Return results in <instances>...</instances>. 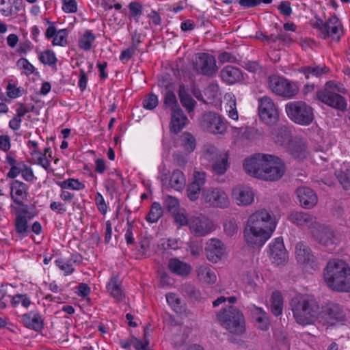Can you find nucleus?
Wrapping results in <instances>:
<instances>
[{
    "label": "nucleus",
    "instance_id": "nucleus-1",
    "mask_svg": "<svg viewBox=\"0 0 350 350\" xmlns=\"http://www.w3.org/2000/svg\"><path fill=\"white\" fill-rule=\"evenodd\" d=\"M278 222L275 217L265 208L250 214L243 229L245 243L253 248H260L272 237Z\"/></svg>",
    "mask_w": 350,
    "mask_h": 350
},
{
    "label": "nucleus",
    "instance_id": "nucleus-2",
    "mask_svg": "<svg viewBox=\"0 0 350 350\" xmlns=\"http://www.w3.org/2000/svg\"><path fill=\"white\" fill-rule=\"evenodd\" d=\"M243 169L250 176L266 181H277L286 172L284 161L273 154L258 153L243 161Z\"/></svg>",
    "mask_w": 350,
    "mask_h": 350
},
{
    "label": "nucleus",
    "instance_id": "nucleus-3",
    "mask_svg": "<svg viewBox=\"0 0 350 350\" xmlns=\"http://www.w3.org/2000/svg\"><path fill=\"white\" fill-rule=\"evenodd\" d=\"M323 280L333 291L350 293V265L340 259L329 260L323 269Z\"/></svg>",
    "mask_w": 350,
    "mask_h": 350
},
{
    "label": "nucleus",
    "instance_id": "nucleus-4",
    "mask_svg": "<svg viewBox=\"0 0 350 350\" xmlns=\"http://www.w3.org/2000/svg\"><path fill=\"white\" fill-rule=\"evenodd\" d=\"M293 316L298 324L306 326L318 321L320 315V305L310 295L299 294L291 301Z\"/></svg>",
    "mask_w": 350,
    "mask_h": 350
},
{
    "label": "nucleus",
    "instance_id": "nucleus-5",
    "mask_svg": "<svg viewBox=\"0 0 350 350\" xmlns=\"http://www.w3.org/2000/svg\"><path fill=\"white\" fill-rule=\"evenodd\" d=\"M220 325L230 333L241 335L245 332V321L243 313L237 308L228 306L217 314Z\"/></svg>",
    "mask_w": 350,
    "mask_h": 350
},
{
    "label": "nucleus",
    "instance_id": "nucleus-6",
    "mask_svg": "<svg viewBox=\"0 0 350 350\" xmlns=\"http://www.w3.org/2000/svg\"><path fill=\"white\" fill-rule=\"evenodd\" d=\"M268 89L275 96L291 99L297 95L299 88L297 82L280 75H271L267 80Z\"/></svg>",
    "mask_w": 350,
    "mask_h": 350
},
{
    "label": "nucleus",
    "instance_id": "nucleus-7",
    "mask_svg": "<svg viewBox=\"0 0 350 350\" xmlns=\"http://www.w3.org/2000/svg\"><path fill=\"white\" fill-rule=\"evenodd\" d=\"M310 23L317 30L319 36L324 40L339 41L343 33L341 22L335 16H331L325 21L319 18H315Z\"/></svg>",
    "mask_w": 350,
    "mask_h": 350
},
{
    "label": "nucleus",
    "instance_id": "nucleus-8",
    "mask_svg": "<svg viewBox=\"0 0 350 350\" xmlns=\"http://www.w3.org/2000/svg\"><path fill=\"white\" fill-rule=\"evenodd\" d=\"M285 111L293 122L300 125H310L314 118L312 107L304 101H292L286 103Z\"/></svg>",
    "mask_w": 350,
    "mask_h": 350
},
{
    "label": "nucleus",
    "instance_id": "nucleus-9",
    "mask_svg": "<svg viewBox=\"0 0 350 350\" xmlns=\"http://www.w3.org/2000/svg\"><path fill=\"white\" fill-rule=\"evenodd\" d=\"M312 238L317 243L325 247L329 251L335 250L340 243V239L333 228L325 224L317 222L310 232Z\"/></svg>",
    "mask_w": 350,
    "mask_h": 350
},
{
    "label": "nucleus",
    "instance_id": "nucleus-10",
    "mask_svg": "<svg viewBox=\"0 0 350 350\" xmlns=\"http://www.w3.org/2000/svg\"><path fill=\"white\" fill-rule=\"evenodd\" d=\"M201 200L209 207L224 209L230 201L226 192L219 187H208L202 190Z\"/></svg>",
    "mask_w": 350,
    "mask_h": 350
},
{
    "label": "nucleus",
    "instance_id": "nucleus-11",
    "mask_svg": "<svg viewBox=\"0 0 350 350\" xmlns=\"http://www.w3.org/2000/svg\"><path fill=\"white\" fill-rule=\"evenodd\" d=\"M345 319V314L342 307L334 302L326 303L320 306V315L318 321L329 326L342 323Z\"/></svg>",
    "mask_w": 350,
    "mask_h": 350
},
{
    "label": "nucleus",
    "instance_id": "nucleus-12",
    "mask_svg": "<svg viewBox=\"0 0 350 350\" xmlns=\"http://www.w3.org/2000/svg\"><path fill=\"white\" fill-rule=\"evenodd\" d=\"M192 62L193 70L199 74L213 77L217 72L218 67L215 57L209 53H196Z\"/></svg>",
    "mask_w": 350,
    "mask_h": 350
},
{
    "label": "nucleus",
    "instance_id": "nucleus-13",
    "mask_svg": "<svg viewBox=\"0 0 350 350\" xmlns=\"http://www.w3.org/2000/svg\"><path fill=\"white\" fill-rule=\"evenodd\" d=\"M258 111L260 119L267 124H273L279 118L278 109L273 100L264 96L258 99Z\"/></svg>",
    "mask_w": 350,
    "mask_h": 350
},
{
    "label": "nucleus",
    "instance_id": "nucleus-14",
    "mask_svg": "<svg viewBox=\"0 0 350 350\" xmlns=\"http://www.w3.org/2000/svg\"><path fill=\"white\" fill-rule=\"evenodd\" d=\"M332 85L333 82H327L325 89L318 92L317 98L323 103L343 111L347 107V102L342 96L331 90Z\"/></svg>",
    "mask_w": 350,
    "mask_h": 350
},
{
    "label": "nucleus",
    "instance_id": "nucleus-15",
    "mask_svg": "<svg viewBox=\"0 0 350 350\" xmlns=\"http://www.w3.org/2000/svg\"><path fill=\"white\" fill-rule=\"evenodd\" d=\"M189 228L196 236H206L215 230V225L212 219L204 215L192 217L189 219Z\"/></svg>",
    "mask_w": 350,
    "mask_h": 350
},
{
    "label": "nucleus",
    "instance_id": "nucleus-16",
    "mask_svg": "<svg viewBox=\"0 0 350 350\" xmlns=\"http://www.w3.org/2000/svg\"><path fill=\"white\" fill-rule=\"evenodd\" d=\"M202 126L204 130L215 135L224 134L227 126L224 119L215 113H208L204 115Z\"/></svg>",
    "mask_w": 350,
    "mask_h": 350
},
{
    "label": "nucleus",
    "instance_id": "nucleus-17",
    "mask_svg": "<svg viewBox=\"0 0 350 350\" xmlns=\"http://www.w3.org/2000/svg\"><path fill=\"white\" fill-rule=\"evenodd\" d=\"M295 256L297 263L302 265L304 268L311 267L314 269L317 267L316 257L308 245L305 243L299 241L296 243Z\"/></svg>",
    "mask_w": 350,
    "mask_h": 350
},
{
    "label": "nucleus",
    "instance_id": "nucleus-18",
    "mask_svg": "<svg viewBox=\"0 0 350 350\" xmlns=\"http://www.w3.org/2000/svg\"><path fill=\"white\" fill-rule=\"evenodd\" d=\"M254 197L253 189L247 185H237L232 190V198L240 206L252 204L254 202Z\"/></svg>",
    "mask_w": 350,
    "mask_h": 350
},
{
    "label": "nucleus",
    "instance_id": "nucleus-19",
    "mask_svg": "<svg viewBox=\"0 0 350 350\" xmlns=\"http://www.w3.org/2000/svg\"><path fill=\"white\" fill-rule=\"evenodd\" d=\"M269 256L273 263L280 265L285 263L288 260V253L285 248L283 238H275L269 245Z\"/></svg>",
    "mask_w": 350,
    "mask_h": 350
},
{
    "label": "nucleus",
    "instance_id": "nucleus-20",
    "mask_svg": "<svg viewBox=\"0 0 350 350\" xmlns=\"http://www.w3.org/2000/svg\"><path fill=\"white\" fill-rule=\"evenodd\" d=\"M207 259L213 263H217L227 256L226 247L217 239H211L205 247Z\"/></svg>",
    "mask_w": 350,
    "mask_h": 350
},
{
    "label": "nucleus",
    "instance_id": "nucleus-21",
    "mask_svg": "<svg viewBox=\"0 0 350 350\" xmlns=\"http://www.w3.org/2000/svg\"><path fill=\"white\" fill-rule=\"evenodd\" d=\"M106 289L116 302H121L125 298L122 281L118 274H113L106 284Z\"/></svg>",
    "mask_w": 350,
    "mask_h": 350
},
{
    "label": "nucleus",
    "instance_id": "nucleus-22",
    "mask_svg": "<svg viewBox=\"0 0 350 350\" xmlns=\"http://www.w3.org/2000/svg\"><path fill=\"white\" fill-rule=\"evenodd\" d=\"M45 37L47 39L52 40L53 46H59L64 47L68 44V31L66 29L57 30L53 23H50L45 31Z\"/></svg>",
    "mask_w": 350,
    "mask_h": 350
},
{
    "label": "nucleus",
    "instance_id": "nucleus-23",
    "mask_svg": "<svg viewBox=\"0 0 350 350\" xmlns=\"http://www.w3.org/2000/svg\"><path fill=\"white\" fill-rule=\"evenodd\" d=\"M288 219L298 226H306L311 232L312 227L317 222L315 217L303 211H293L288 215Z\"/></svg>",
    "mask_w": 350,
    "mask_h": 350
},
{
    "label": "nucleus",
    "instance_id": "nucleus-24",
    "mask_svg": "<svg viewBox=\"0 0 350 350\" xmlns=\"http://www.w3.org/2000/svg\"><path fill=\"white\" fill-rule=\"evenodd\" d=\"M31 159L33 164L42 167L47 172H53V170L51 167V162L53 159L52 150L50 147L44 148L43 151L34 152L31 156Z\"/></svg>",
    "mask_w": 350,
    "mask_h": 350
},
{
    "label": "nucleus",
    "instance_id": "nucleus-25",
    "mask_svg": "<svg viewBox=\"0 0 350 350\" xmlns=\"http://www.w3.org/2000/svg\"><path fill=\"white\" fill-rule=\"evenodd\" d=\"M297 196L301 206L305 208L314 207L317 202L318 198L312 189L306 187H301L297 189Z\"/></svg>",
    "mask_w": 350,
    "mask_h": 350
},
{
    "label": "nucleus",
    "instance_id": "nucleus-26",
    "mask_svg": "<svg viewBox=\"0 0 350 350\" xmlns=\"http://www.w3.org/2000/svg\"><path fill=\"white\" fill-rule=\"evenodd\" d=\"M161 88V93L163 97V104L165 108L171 111L180 109L176 96L174 93V88L172 83L165 84L164 82L160 85Z\"/></svg>",
    "mask_w": 350,
    "mask_h": 350
},
{
    "label": "nucleus",
    "instance_id": "nucleus-27",
    "mask_svg": "<svg viewBox=\"0 0 350 350\" xmlns=\"http://www.w3.org/2000/svg\"><path fill=\"white\" fill-rule=\"evenodd\" d=\"M28 186L18 180H14L10 187V196L18 206H23V201L27 198Z\"/></svg>",
    "mask_w": 350,
    "mask_h": 350
},
{
    "label": "nucleus",
    "instance_id": "nucleus-28",
    "mask_svg": "<svg viewBox=\"0 0 350 350\" xmlns=\"http://www.w3.org/2000/svg\"><path fill=\"white\" fill-rule=\"evenodd\" d=\"M221 80L228 85H233L244 80L241 70L232 66H224L220 72Z\"/></svg>",
    "mask_w": 350,
    "mask_h": 350
},
{
    "label": "nucleus",
    "instance_id": "nucleus-29",
    "mask_svg": "<svg viewBox=\"0 0 350 350\" xmlns=\"http://www.w3.org/2000/svg\"><path fill=\"white\" fill-rule=\"evenodd\" d=\"M22 322L26 327L35 331L41 330L44 325V320L41 314L33 310L24 314L22 316Z\"/></svg>",
    "mask_w": 350,
    "mask_h": 350
},
{
    "label": "nucleus",
    "instance_id": "nucleus-30",
    "mask_svg": "<svg viewBox=\"0 0 350 350\" xmlns=\"http://www.w3.org/2000/svg\"><path fill=\"white\" fill-rule=\"evenodd\" d=\"M79 262V256L70 254L68 257H59L55 260V265L63 273L64 275H71L75 271L74 265Z\"/></svg>",
    "mask_w": 350,
    "mask_h": 350
},
{
    "label": "nucleus",
    "instance_id": "nucleus-31",
    "mask_svg": "<svg viewBox=\"0 0 350 350\" xmlns=\"http://www.w3.org/2000/svg\"><path fill=\"white\" fill-rule=\"evenodd\" d=\"M168 268L170 271L177 275L185 278L191 272V266L177 258H170L168 261Z\"/></svg>",
    "mask_w": 350,
    "mask_h": 350
},
{
    "label": "nucleus",
    "instance_id": "nucleus-32",
    "mask_svg": "<svg viewBox=\"0 0 350 350\" xmlns=\"http://www.w3.org/2000/svg\"><path fill=\"white\" fill-rule=\"evenodd\" d=\"M187 117L184 114L180 108L172 111L170 121L171 131L176 133L180 132L187 124Z\"/></svg>",
    "mask_w": 350,
    "mask_h": 350
},
{
    "label": "nucleus",
    "instance_id": "nucleus-33",
    "mask_svg": "<svg viewBox=\"0 0 350 350\" xmlns=\"http://www.w3.org/2000/svg\"><path fill=\"white\" fill-rule=\"evenodd\" d=\"M196 273L198 279L202 283L211 284H215L217 281L215 272L208 266H199L196 269Z\"/></svg>",
    "mask_w": 350,
    "mask_h": 350
},
{
    "label": "nucleus",
    "instance_id": "nucleus-34",
    "mask_svg": "<svg viewBox=\"0 0 350 350\" xmlns=\"http://www.w3.org/2000/svg\"><path fill=\"white\" fill-rule=\"evenodd\" d=\"M186 185V178L184 173L175 170L172 172L169 180V186L173 189L180 191L183 190Z\"/></svg>",
    "mask_w": 350,
    "mask_h": 350
},
{
    "label": "nucleus",
    "instance_id": "nucleus-35",
    "mask_svg": "<svg viewBox=\"0 0 350 350\" xmlns=\"http://www.w3.org/2000/svg\"><path fill=\"white\" fill-rule=\"evenodd\" d=\"M299 71L305 75L306 79H309L321 77L329 72V68L325 65L321 64L301 67Z\"/></svg>",
    "mask_w": 350,
    "mask_h": 350
},
{
    "label": "nucleus",
    "instance_id": "nucleus-36",
    "mask_svg": "<svg viewBox=\"0 0 350 350\" xmlns=\"http://www.w3.org/2000/svg\"><path fill=\"white\" fill-rule=\"evenodd\" d=\"M234 137L238 141H251L256 138L257 131L252 127L236 128L233 131Z\"/></svg>",
    "mask_w": 350,
    "mask_h": 350
},
{
    "label": "nucleus",
    "instance_id": "nucleus-37",
    "mask_svg": "<svg viewBox=\"0 0 350 350\" xmlns=\"http://www.w3.org/2000/svg\"><path fill=\"white\" fill-rule=\"evenodd\" d=\"M226 100L225 110L228 116L233 120H238L239 113L237 109V101L234 95L226 94L224 96Z\"/></svg>",
    "mask_w": 350,
    "mask_h": 350
},
{
    "label": "nucleus",
    "instance_id": "nucleus-38",
    "mask_svg": "<svg viewBox=\"0 0 350 350\" xmlns=\"http://www.w3.org/2000/svg\"><path fill=\"white\" fill-rule=\"evenodd\" d=\"M211 167L216 174L223 175L225 174L229 167L228 154L226 152L221 154L219 157L211 162Z\"/></svg>",
    "mask_w": 350,
    "mask_h": 350
},
{
    "label": "nucleus",
    "instance_id": "nucleus-39",
    "mask_svg": "<svg viewBox=\"0 0 350 350\" xmlns=\"http://www.w3.org/2000/svg\"><path fill=\"white\" fill-rule=\"evenodd\" d=\"M271 310L273 315L278 317L282 315L284 307V299L281 293L275 291L271 296Z\"/></svg>",
    "mask_w": 350,
    "mask_h": 350
},
{
    "label": "nucleus",
    "instance_id": "nucleus-40",
    "mask_svg": "<svg viewBox=\"0 0 350 350\" xmlns=\"http://www.w3.org/2000/svg\"><path fill=\"white\" fill-rule=\"evenodd\" d=\"M257 275L254 273H246L242 276V285L245 294H251L256 291L258 285L256 280Z\"/></svg>",
    "mask_w": 350,
    "mask_h": 350
},
{
    "label": "nucleus",
    "instance_id": "nucleus-41",
    "mask_svg": "<svg viewBox=\"0 0 350 350\" xmlns=\"http://www.w3.org/2000/svg\"><path fill=\"white\" fill-rule=\"evenodd\" d=\"M177 145L187 152H193L196 148V139L189 133H183L177 141Z\"/></svg>",
    "mask_w": 350,
    "mask_h": 350
},
{
    "label": "nucleus",
    "instance_id": "nucleus-42",
    "mask_svg": "<svg viewBox=\"0 0 350 350\" xmlns=\"http://www.w3.org/2000/svg\"><path fill=\"white\" fill-rule=\"evenodd\" d=\"M179 98L182 105L186 109L188 113L192 112L196 107V102L189 94L183 86H180L179 88Z\"/></svg>",
    "mask_w": 350,
    "mask_h": 350
},
{
    "label": "nucleus",
    "instance_id": "nucleus-43",
    "mask_svg": "<svg viewBox=\"0 0 350 350\" xmlns=\"http://www.w3.org/2000/svg\"><path fill=\"white\" fill-rule=\"evenodd\" d=\"M14 226L15 230L20 238H24L28 235V221L25 215H16L14 220Z\"/></svg>",
    "mask_w": 350,
    "mask_h": 350
},
{
    "label": "nucleus",
    "instance_id": "nucleus-44",
    "mask_svg": "<svg viewBox=\"0 0 350 350\" xmlns=\"http://www.w3.org/2000/svg\"><path fill=\"white\" fill-rule=\"evenodd\" d=\"M336 176L345 189L350 188V163H344L341 170L336 172Z\"/></svg>",
    "mask_w": 350,
    "mask_h": 350
},
{
    "label": "nucleus",
    "instance_id": "nucleus-45",
    "mask_svg": "<svg viewBox=\"0 0 350 350\" xmlns=\"http://www.w3.org/2000/svg\"><path fill=\"white\" fill-rule=\"evenodd\" d=\"M57 185L62 189H70L73 191H81L85 189V185L83 182L77 178H68L64 181L57 182Z\"/></svg>",
    "mask_w": 350,
    "mask_h": 350
},
{
    "label": "nucleus",
    "instance_id": "nucleus-46",
    "mask_svg": "<svg viewBox=\"0 0 350 350\" xmlns=\"http://www.w3.org/2000/svg\"><path fill=\"white\" fill-rule=\"evenodd\" d=\"M96 40V36L92 30H85L79 38V47L84 51H90Z\"/></svg>",
    "mask_w": 350,
    "mask_h": 350
},
{
    "label": "nucleus",
    "instance_id": "nucleus-47",
    "mask_svg": "<svg viewBox=\"0 0 350 350\" xmlns=\"http://www.w3.org/2000/svg\"><path fill=\"white\" fill-rule=\"evenodd\" d=\"M163 215V208L159 202H154L151 205L150 211L146 216V220L150 224H154L159 221Z\"/></svg>",
    "mask_w": 350,
    "mask_h": 350
},
{
    "label": "nucleus",
    "instance_id": "nucleus-48",
    "mask_svg": "<svg viewBox=\"0 0 350 350\" xmlns=\"http://www.w3.org/2000/svg\"><path fill=\"white\" fill-rule=\"evenodd\" d=\"M10 304L14 308L21 305L23 308L27 309L29 308L32 302L30 296L27 294L17 293L12 297Z\"/></svg>",
    "mask_w": 350,
    "mask_h": 350
},
{
    "label": "nucleus",
    "instance_id": "nucleus-49",
    "mask_svg": "<svg viewBox=\"0 0 350 350\" xmlns=\"http://www.w3.org/2000/svg\"><path fill=\"white\" fill-rule=\"evenodd\" d=\"M225 152L219 151L215 146L212 144L204 145L202 150V157L204 160L212 162Z\"/></svg>",
    "mask_w": 350,
    "mask_h": 350
},
{
    "label": "nucleus",
    "instance_id": "nucleus-50",
    "mask_svg": "<svg viewBox=\"0 0 350 350\" xmlns=\"http://www.w3.org/2000/svg\"><path fill=\"white\" fill-rule=\"evenodd\" d=\"M166 301L170 308L176 313L180 314L183 308L180 297L175 293H170L166 295Z\"/></svg>",
    "mask_w": 350,
    "mask_h": 350
},
{
    "label": "nucleus",
    "instance_id": "nucleus-51",
    "mask_svg": "<svg viewBox=\"0 0 350 350\" xmlns=\"http://www.w3.org/2000/svg\"><path fill=\"white\" fill-rule=\"evenodd\" d=\"M38 58L40 62L45 65L54 66L57 62L55 53L49 49L40 53Z\"/></svg>",
    "mask_w": 350,
    "mask_h": 350
},
{
    "label": "nucleus",
    "instance_id": "nucleus-52",
    "mask_svg": "<svg viewBox=\"0 0 350 350\" xmlns=\"http://www.w3.org/2000/svg\"><path fill=\"white\" fill-rule=\"evenodd\" d=\"M129 9L131 16L133 18L136 22H138L140 16L142 14V5L137 1H131L129 4Z\"/></svg>",
    "mask_w": 350,
    "mask_h": 350
},
{
    "label": "nucleus",
    "instance_id": "nucleus-53",
    "mask_svg": "<svg viewBox=\"0 0 350 350\" xmlns=\"http://www.w3.org/2000/svg\"><path fill=\"white\" fill-rule=\"evenodd\" d=\"M158 104V96L152 93L148 94L143 100V107L148 110L154 109Z\"/></svg>",
    "mask_w": 350,
    "mask_h": 350
},
{
    "label": "nucleus",
    "instance_id": "nucleus-54",
    "mask_svg": "<svg viewBox=\"0 0 350 350\" xmlns=\"http://www.w3.org/2000/svg\"><path fill=\"white\" fill-rule=\"evenodd\" d=\"M17 66L27 76L33 74L36 70L35 67L25 58H21L17 61Z\"/></svg>",
    "mask_w": 350,
    "mask_h": 350
},
{
    "label": "nucleus",
    "instance_id": "nucleus-55",
    "mask_svg": "<svg viewBox=\"0 0 350 350\" xmlns=\"http://www.w3.org/2000/svg\"><path fill=\"white\" fill-rule=\"evenodd\" d=\"M288 137V132L285 128L275 129L271 137L277 143H282Z\"/></svg>",
    "mask_w": 350,
    "mask_h": 350
},
{
    "label": "nucleus",
    "instance_id": "nucleus-56",
    "mask_svg": "<svg viewBox=\"0 0 350 350\" xmlns=\"http://www.w3.org/2000/svg\"><path fill=\"white\" fill-rule=\"evenodd\" d=\"M164 205L169 212L175 213L178 209L179 202L176 198L167 196L165 198Z\"/></svg>",
    "mask_w": 350,
    "mask_h": 350
},
{
    "label": "nucleus",
    "instance_id": "nucleus-57",
    "mask_svg": "<svg viewBox=\"0 0 350 350\" xmlns=\"http://www.w3.org/2000/svg\"><path fill=\"white\" fill-rule=\"evenodd\" d=\"M95 204L98 210V211L102 215H105L108 211V206L103 196V195L100 192H97L95 194Z\"/></svg>",
    "mask_w": 350,
    "mask_h": 350
},
{
    "label": "nucleus",
    "instance_id": "nucleus-58",
    "mask_svg": "<svg viewBox=\"0 0 350 350\" xmlns=\"http://www.w3.org/2000/svg\"><path fill=\"white\" fill-rule=\"evenodd\" d=\"M137 47V44L133 43L132 45L123 50L120 55V59L124 64L127 63L134 55Z\"/></svg>",
    "mask_w": 350,
    "mask_h": 350
},
{
    "label": "nucleus",
    "instance_id": "nucleus-59",
    "mask_svg": "<svg viewBox=\"0 0 350 350\" xmlns=\"http://www.w3.org/2000/svg\"><path fill=\"white\" fill-rule=\"evenodd\" d=\"M202 188L195 184L190 183L187 189V197L189 200L195 201L198 199Z\"/></svg>",
    "mask_w": 350,
    "mask_h": 350
},
{
    "label": "nucleus",
    "instance_id": "nucleus-60",
    "mask_svg": "<svg viewBox=\"0 0 350 350\" xmlns=\"http://www.w3.org/2000/svg\"><path fill=\"white\" fill-rule=\"evenodd\" d=\"M101 6L105 10H110L113 8L120 10L122 7L120 0H103Z\"/></svg>",
    "mask_w": 350,
    "mask_h": 350
},
{
    "label": "nucleus",
    "instance_id": "nucleus-61",
    "mask_svg": "<svg viewBox=\"0 0 350 350\" xmlns=\"http://www.w3.org/2000/svg\"><path fill=\"white\" fill-rule=\"evenodd\" d=\"M21 174L23 178L27 182L33 183L36 179L32 169L27 165H23Z\"/></svg>",
    "mask_w": 350,
    "mask_h": 350
},
{
    "label": "nucleus",
    "instance_id": "nucleus-62",
    "mask_svg": "<svg viewBox=\"0 0 350 350\" xmlns=\"http://www.w3.org/2000/svg\"><path fill=\"white\" fill-rule=\"evenodd\" d=\"M22 90L20 88L16 87V85L8 83L6 88L7 96L10 98H16L20 97L22 94Z\"/></svg>",
    "mask_w": 350,
    "mask_h": 350
},
{
    "label": "nucleus",
    "instance_id": "nucleus-63",
    "mask_svg": "<svg viewBox=\"0 0 350 350\" xmlns=\"http://www.w3.org/2000/svg\"><path fill=\"white\" fill-rule=\"evenodd\" d=\"M49 206L51 211L59 215L64 214L67 211L65 204L60 201H53Z\"/></svg>",
    "mask_w": 350,
    "mask_h": 350
},
{
    "label": "nucleus",
    "instance_id": "nucleus-64",
    "mask_svg": "<svg viewBox=\"0 0 350 350\" xmlns=\"http://www.w3.org/2000/svg\"><path fill=\"white\" fill-rule=\"evenodd\" d=\"M62 3V9L66 13H75L77 11V4L75 0H64Z\"/></svg>",
    "mask_w": 350,
    "mask_h": 350
}]
</instances>
